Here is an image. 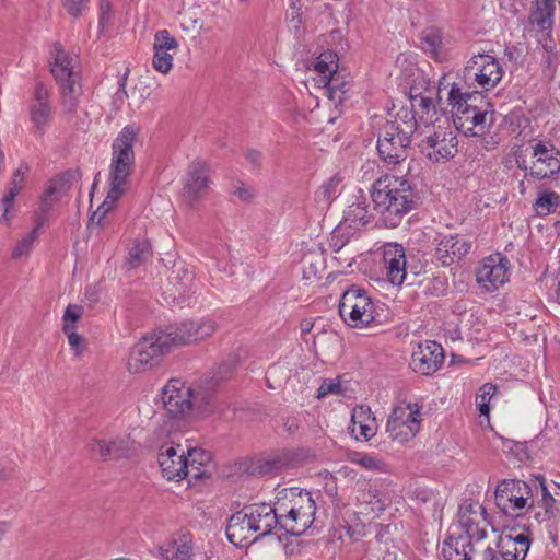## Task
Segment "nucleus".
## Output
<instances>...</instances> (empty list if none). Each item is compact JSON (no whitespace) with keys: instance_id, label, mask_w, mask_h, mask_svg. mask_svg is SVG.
Masks as SVG:
<instances>
[{"instance_id":"21","label":"nucleus","mask_w":560,"mask_h":560,"mask_svg":"<svg viewBox=\"0 0 560 560\" xmlns=\"http://www.w3.org/2000/svg\"><path fill=\"white\" fill-rule=\"evenodd\" d=\"M444 363V351L441 345L427 340L418 346L411 355L410 366L417 373L430 375Z\"/></svg>"},{"instance_id":"40","label":"nucleus","mask_w":560,"mask_h":560,"mask_svg":"<svg viewBox=\"0 0 560 560\" xmlns=\"http://www.w3.org/2000/svg\"><path fill=\"white\" fill-rule=\"evenodd\" d=\"M44 224L45 219L38 215L37 219H35V226L33 230L27 235H25L14 247L12 252L13 258H20L31 252L34 242L38 236V232L44 226Z\"/></svg>"},{"instance_id":"20","label":"nucleus","mask_w":560,"mask_h":560,"mask_svg":"<svg viewBox=\"0 0 560 560\" xmlns=\"http://www.w3.org/2000/svg\"><path fill=\"white\" fill-rule=\"evenodd\" d=\"M471 247L472 243L464 235H442L436 243L434 257L443 267H448L466 257Z\"/></svg>"},{"instance_id":"38","label":"nucleus","mask_w":560,"mask_h":560,"mask_svg":"<svg viewBox=\"0 0 560 560\" xmlns=\"http://www.w3.org/2000/svg\"><path fill=\"white\" fill-rule=\"evenodd\" d=\"M559 207L560 195L556 191H541L534 202V209L538 215H547L553 213Z\"/></svg>"},{"instance_id":"52","label":"nucleus","mask_w":560,"mask_h":560,"mask_svg":"<svg viewBox=\"0 0 560 560\" xmlns=\"http://www.w3.org/2000/svg\"><path fill=\"white\" fill-rule=\"evenodd\" d=\"M74 328L75 326L73 324H67L63 327V331L68 336L70 347L75 351V354L78 355L81 351L82 338L74 331Z\"/></svg>"},{"instance_id":"48","label":"nucleus","mask_w":560,"mask_h":560,"mask_svg":"<svg viewBox=\"0 0 560 560\" xmlns=\"http://www.w3.org/2000/svg\"><path fill=\"white\" fill-rule=\"evenodd\" d=\"M303 278L305 280L320 279L324 270L323 259L317 257L315 260L308 257L304 260Z\"/></svg>"},{"instance_id":"43","label":"nucleus","mask_w":560,"mask_h":560,"mask_svg":"<svg viewBox=\"0 0 560 560\" xmlns=\"http://www.w3.org/2000/svg\"><path fill=\"white\" fill-rule=\"evenodd\" d=\"M495 392L497 387L491 383H486L479 388V392L476 395V405L481 416L489 415V404Z\"/></svg>"},{"instance_id":"28","label":"nucleus","mask_w":560,"mask_h":560,"mask_svg":"<svg viewBox=\"0 0 560 560\" xmlns=\"http://www.w3.org/2000/svg\"><path fill=\"white\" fill-rule=\"evenodd\" d=\"M349 430L352 436L358 441H370L375 436L377 432V424L370 407L359 405L353 408Z\"/></svg>"},{"instance_id":"3","label":"nucleus","mask_w":560,"mask_h":560,"mask_svg":"<svg viewBox=\"0 0 560 560\" xmlns=\"http://www.w3.org/2000/svg\"><path fill=\"white\" fill-rule=\"evenodd\" d=\"M275 499L280 529L291 536H301L311 528L317 508L308 491L282 488L277 491Z\"/></svg>"},{"instance_id":"45","label":"nucleus","mask_w":560,"mask_h":560,"mask_svg":"<svg viewBox=\"0 0 560 560\" xmlns=\"http://www.w3.org/2000/svg\"><path fill=\"white\" fill-rule=\"evenodd\" d=\"M178 42L167 30H160L154 35L153 50H176Z\"/></svg>"},{"instance_id":"27","label":"nucleus","mask_w":560,"mask_h":560,"mask_svg":"<svg viewBox=\"0 0 560 560\" xmlns=\"http://www.w3.org/2000/svg\"><path fill=\"white\" fill-rule=\"evenodd\" d=\"M530 542L526 533H509L500 536L497 548L504 560H525Z\"/></svg>"},{"instance_id":"41","label":"nucleus","mask_w":560,"mask_h":560,"mask_svg":"<svg viewBox=\"0 0 560 560\" xmlns=\"http://www.w3.org/2000/svg\"><path fill=\"white\" fill-rule=\"evenodd\" d=\"M177 282L174 283L175 291L178 293V296H174L177 299L179 303L186 302V296H189V292L192 288L194 282V272L188 270L187 268H182L178 270Z\"/></svg>"},{"instance_id":"19","label":"nucleus","mask_w":560,"mask_h":560,"mask_svg":"<svg viewBox=\"0 0 560 560\" xmlns=\"http://www.w3.org/2000/svg\"><path fill=\"white\" fill-rule=\"evenodd\" d=\"M135 442L129 436L93 439L88 444L90 454L103 462L127 458L132 454Z\"/></svg>"},{"instance_id":"37","label":"nucleus","mask_w":560,"mask_h":560,"mask_svg":"<svg viewBox=\"0 0 560 560\" xmlns=\"http://www.w3.org/2000/svg\"><path fill=\"white\" fill-rule=\"evenodd\" d=\"M412 108L415 115H417L425 125L442 121L439 117L433 120V115L436 114V109L432 98L430 97H413Z\"/></svg>"},{"instance_id":"49","label":"nucleus","mask_w":560,"mask_h":560,"mask_svg":"<svg viewBox=\"0 0 560 560\" xmlns=\"http://www.w3.org/2000/svg\"><path fill=\"white\" fill-rule=\"evenodd\" d=\"M56 191L57 189L55 186H49L48 188L45 189L40 197V205L38 211L35 213V219H37V217L39 215L46 220V215L50 211L55 202L54 196Z\"/></svg>"},{"instance_id":"51","label":"nucleus","mask_w":560,"mask_h":560,"mask_svg":"<svg viewBox=\"0 0 560 560\" xmlns=\"http://www.w3.org/2000/svg\"><path fill=\"white\" fill-rule=\"evenodd\" d=\"M341 392V385L335 380H325L317 389V398H324L329 394H339Z\"/></svg>"},{"instance_id":"29","label":"nucleus","mask_w":560,"mask_h":560,"mask_svg":"<svg viewBox=\"0 0 560 560\" xmlns=\"http://www.w3.org/2000/svg\"><path fill=\"white\" fill-rule=\"evenodd\" d=\"M420 46L435 61L443 62L447 59L448 54L443 33L436 27H428L422 31Z\"/></svg>"},{"instance_id":"62","label":"nucleus","mask_w":560,"mask_h":560,"mask_svg":"<svg viewBox=\"0 0 560 560\" xmlns=\"http://www.w3.org/2000/svg\"><path fill=\"white\" fill-rule=\"evenodd\" d=\"M205 453L208 455V457L201 455L200 453L195 455V457H194V459H195L194 467L195 468H199L201 470L200 466H202L205 464V462L210 459V454L207 452H205Z\"/></svg>"},{"instance_id":"32","label":"nucleus","mask_w":560,"mask_h":560,"mask_svg":"<svg viewBox=\"0 0 560 560\" xmlns=\"http://www.w3.org/2000/svg\"><path fill=\"white\" fill-rule=\"evenodd\" d=\"M322 84L326 89L328 97L336 104L342 103L350 90V81L338 71L328 77Z\"/></svg>"},{"instance_id":"31","label":"nucleus","mask_w":560,"mask_h":560,"mask_svg":"<svg viewBox=\"0 0 560 560\" xmlns=\"http://www.w3.org/2000/svg\"><path fill=\"white\" fill-rule=\"evenodd\" d=\"M555 4L552 0H537L529 14V22L538 31H549L552 26Z\"/></svg>"},{"instance_id":"23","label":"nucleus","mask_w":560,"mask_h":560,"mask_svg":"<svg viewBox=\"0 0 560 560\" xmlns=\"http://www.w3.org/2000/svg\"><path fill=\"white\" fill-rule=\"evenodd\" d=\"M247 511L243 508L241 511L232 514L226 526L228 539L240 548L249 546L259 539V536H256Z\"/></svg>"},{"instance_id":"22","label":"nucleus","mask_w":560,"mask_h":560,"mask_svg":"<svg viewBox=\"0 0 560 560\" xmlns=\"http://www.w3.org/2000/svg\"><path fill=\"white\" fill-rule=\"evenodd\" d=\"M407 259L402 245L387 243L383 246V271L386 280L394 285H401L407 279Z\"/></svg>"},{"instance_id":"26","label":"nucleus","mask_w":560,"mask_h":560,"mask_svg":"<svg viewBox=\"0 0 560 560\" xmlns=\"http://www.w3.org/2000/svg\"><path fill=\"white\" fill-rule=\"evenodd\" d=\"M245 510H248V516L254 525L256 536H259V538L269 535L275 527H279L276 501L273 505L267 503L252 504L245 506Z\"/></svg>"},{"instance_id":"33","label":"nucleus","mask_w":560,"mask_h":560,"mask_svg":"<svg viewBox=\"0 0 560 560\" xmlns=\"http://www.w3.org/2000/svg\"><path fill=\"white\" fill-rule=\"evenodd\" d=\"M345 223L349 225V228L358 229L361 225H365L370 222V215L368 211V205L364 198L357 199V201L352 202L348 206L347 210L343 214Z\"/></svg>"},{"instance_id":"17","label":"nucleus","mask_w":560,"mask_h":560,"mask_svg":"<svg viewBox=\"0 0 560 560\" xmlns=\"http://www.w3.org/2000/svg\"><path fill=\"white\" fill-rule=\"evenodd\" d=\"M30 119L35 135H44L52 120L54 107L50 100V91L42 81L36 82L33 96L28 105Z\"/></svg>"},{"instance_id":"44","label":"nucleus","mask_w":560,"mask_h":560,"mask_svg":"<svg viewBox=\"0 0 560 560\" xmlns=\"http://www.w3.org/2000/svg\"><path fill=\"white\" fill-rule=\"evenodd\" d=\"M229 191L231 196L236 197L242 202H252L256 197V189L242 180L233 182Z\"/></svg>"},{"instance_id":"34","label":"nucleus","mask_w":560,"mask_h":560,"mask_svg":"<svg viewBox=\"0 0 560 560\" xmlns=\"http://www.w3.org/2000/svg\"><path fill=\"white\" fill-rule=\"evenodd\" d=\"M289 465L287 455H273L256 463L253 472L261 476H272L281 472Z\"/></svg>"},{"instance_id":"5","label":"nucleus","mask_w":560,"mask_h":560,"mask_svg":"<svg viewBox=\"0 0 560 560\" xmlns=\"http://www.w3.org/2000/svg\"><path fill=\"white\" fill-rule=\"evenodd\" d=\"M51 58L50 73L60 89L61 105L67 113H73L81 95L77 57L71 56L60 44L56 43L52 46Z\"/></svg>"},{"instance_id":"1","label":"nucleus","mask_w":560,"mask_h":560,"mask_svg":"<svg viewBox=\"0 0 560 560\" xmlns=\"http://www.w3.org/2000/svg\"><path fill=\"white\" fill-rule=\"evenodd\" d=\"M138 138V130L133 126L121 129L112 144V158L108 170L109 189L105 200L92 214L91 222L101 224L105 215L115 208L117 201L125 195L132 175L136 161L133 145Z\"/></svg>"},{"instance_id":"57","label":"nucleus","mask_w":560,"mask_h":560,"mask_svg":"<svg viewBox=\"0 0 560 560\" xmlns=\"http://www.w3.org/2000/svg\"><path fill=\"white\" fill-rule=\"evenodd\" d=\"M246 160L254 166H259L261 161V152L255 149H249L245 153Z\"/></svg>"},{"instance_id":"63","label":"nucleus","mask_w":560,"mask_h":560,"mask_svg":"<svg viewBox=\"0 0 560 560\" xmlns=\"http://www.w3.org/2000/svg\"><path fill=\"white\" fill-rule=\"evenodd\" d=\"M100 10H101V19H104V15L110 11V2L108 0H101L100 3Z\"/></svg>"},{"instance_id":"46","label":"nucleus","mask_w":560,"mask_h":560,"mask_svg":"<svg viewBox=\"0 0 560 560\" xmlns=\"http://www.w3.org/2000/svg\"><path fill=\"white\" fill-rule=\"evenodd\" d=\"M173 59L167 50H154L152 66L156 71L166 74L173 68Z\"/></svg>"},{"instance_id":"9","label":"nucleus","mask_w":560,"mask_h":560,"mask_svg":"<svg viewBox=\"0 0 560 560\" xmlns=\"http://www.w3.org/2000/svg\"><path fill=\"white\" fill-rule=\"evenodd\" d=\"M495 505L510 516H521L525 510L534 508V493L528 482L523 480H503L494 493Z\"/></svg>"},{"instance_id":"18","label":"nucleus","mask_w":560,"mask_h":560,"mask_svg":"<svg viewBox=\"0 0 560 560\" xmlns=\"http://www.w3.org/2000/svg\"><path fill=\"white\" fill-rule=\"evenodd\" d=\"M217 323L211 318H198L183 322L168 327V331L176 347H182L203 340L217 330Z\"/></svg>"},{"instance_id":"42","label":"nucleus","mask_w":560,"mask_h":560,"mask_svg":"<svg viewBox=\"0 0 560 560\" xmlns=\"http://www.w3.org/2000/svg\"><path fill=\"white\" fill-rule=\"evenodd\" d=\"M150 256V244L147 241H138L129 249L127 264L131 267H138Z\"/></svg>"},{"instance_id":"58","label":"nucleus","mask_w":560,"mask_h":560,"mask_svg":"<svg viewBox=\"0 0 560 560\" xmlns=\"http://www.w3.org/2000/svg\"><path fill=\"white\" fill-rule=\"evenodd\" d=\"M458 523L464 532L469 528V525L477 524L475 520L471 518L470 514L467 511L460 510Z\"/></svg>"},{"instance_id":"56","label":"nucleus","mask_w":560,"mask_h":560,"mask_svg":"<svg viewBox=\"0 0 560 560\" xmlns=\"http://www.w3.org/2000/svg\"><path fill=\"white\" fill-rule=\"evenodd\" d=\"M23 187H24V182H20L18 179L11 178V180H10V183L8 185V188H7L5 196H8L9 198L14 200L15 197L23 189Z\"/></svg>"},{"instance_id":"53","label":"nucleus","mask_w":560,"mask_h":560,"mask_svg":"<svg viewBox=\"0 0 560 560\" xmlns=\"http://www.w3.org/2000/svg\"><path fill=\"white\" fill-rule=\"evenodd\" d=\"M82 314V306L77 304H69L62 317L63 326L67 324H73L75 326V323L81 318Z\"/></svg>"},{"instance_id":"10","label":"nucleus","mask_w":560,"mask_h":560,"mask_svg":"<svg viewBox=\"0 0 560 560\" xmlns=\"http://www.w3.org/2000/svg\"><path fill=\"white\" fill-rule=\"evenodd\" d=\"M457 145L456 133L446 116L419 144L422 154L434 163L452 159L457 152Z\"/></svg>"},{"instance_id":"11","label":"nucleus","mask_w":560,"mask_h":560,"mask_svg":"<svg viewBox=\"0 0 560 560\" xmlns=\"http://www.w3.org/2000/svg\"><path fill=\"white\" fill-rule=\"evenodd\" d=\"M503 75L499 61L491 55H474L463 71V78L468 86L489 91L497 86Z\"/></svg>"},{"instance_id":"55","label":"nucleus","mask_w":560,"mask_h":560,"mask_svg":"<svg viewBox=\"0 0 560 560\" xmlns=\"http://www.w3.org/2000/svg\"><path fill=\"white\" fill-rule=\"evenodd\" d=\"M14 200L8 196L0 199V222L9 224L11 222L10 211L13 208Z\"/></svg>"},{"instance_id":"24","label":"nucleus","mask_w":560,"mask_h":560,"mask_svg":"<svg viewBox=\"0 0 560 560\" xmlns=\"http://www.w3.org/2000/svg\"><path fill=\"white\" fill-rule=\"evenodd\" d=\"M533 155L536 161L530 167L532 177L545 179L560 172V153L552 145L538 142L534 145Z\"/></svg>"},{"instance_id":"12","label":"nucleus","mask_w":560,"mask_h":560,"mask_svg":"<svg viewBox=\"0 0 560 560\" xmlns=\"http://www.w3.org/2000/svg\"><path fill=\"white\" fill-rule=\"evenodd\" d=\"M422 418L418 404H407L393 409L386 423L388 436L398 443L412 440L420 430Z\"/></svg>"},{"instance_id":"13","label":"nucleus","mask_w":560,"mask_h":560,"mask_svg":"<svg viewBox=\"0 0 560 560\" xmlns=\"http://www.w3.org/2000/svg\"><path fill=\"white\" fill-rule=\"evenodd\" d=\"M410 136L394 122L386 121L377 139V151L387 164L397 165L407 159Z\"/></svg>"},{"instance_id":"54","label":"nucleus","mask_w":560,"mask_h":560,"mask_svg":"<svg viewBox=\"0 0 560 560\" xmlns=\"http://www.w3.org/2000/svg\"><path fill=\"white\" fill-rule=\"evenodd\" d=\"M90 0H63V7L69 14L77 18L86 8Z\"/></svg>"},{"instance_id":"39","label":"nucleus","mask_w":560,"mask_h":560,"mask_svg":"<svg viewBox=\"0 0 560 560\" xmlns=\"http://www.w3.org/2000/svg\"><path fill=\"white\" fill-rule=\"evenodd\" d=\"M291 377V370L282 363H273L266 372V384L270 389L281 388Z\"/></svg>"},{"instance_id":"8","label":"nucleus","mask_w":560,"mask_h":560,"mask_svg":"<svg viewBox=\"0 0 560 560\" xmlns=\"http://www.w3.org/2000/svg\"><path fill=\"white\" fill-rule=\"evenodd\" d=\"M339 314L345 323L353 328L368 327L376 322L374 303L365 290L355 285L342 293Z\"/></svg>"},{"instance_id":"59","label":"nucleus","mask_w":560,"mask_h":560,"mask_svg":"<svg viewBox=\"0 0 560 560\" xmlns=\"http://www.w3.org/2000/svg\"><path fill=\"white\" fill-rule=\"evenodd\" d=\"M482 560H504L501 553H499V549L495 550L491 547L485 549L482 555Z\"/></svg>"},{"instance_id":"60","label":"nucleus","mask_w":560,"mask_h":560,"mask_svg":"<svg viewBox=\"0 0 560 560\" xmlns=\"http://www.w3.org/2000/svg\"><path fill=\"white\" fill-rule=\"evenodd\" d=\"M28 170L30 167L27 164H20V166L14 171L12 178L18 179L20 182H25V175L28 172Z\"/></svg>"},{"instance_id":"30","label":"nucleus","mask_w":560,"mask_h":560,"mask_svg":"<svg viewBox=\"0 0 560 560\" xmlns=\"http://www.w3.org/2000/svg\"><path fill=\"white\" fill-rule=\"evenodd\" d=\"M164 560H190L194 556L192 540L187 535L173 539L161 547Z\"/></svg>"},{"instance_id":"4","label":"nucleus","mask_w":560,"mask_h":560,"mask_svg":"<svg viewBox=\"0 0 560 560\" xmlns=\"http://www.w3.org/2000/svg\"><path fill=\"white\" fill-rule=\"evenodd\" d=\"M478 98L476 93L463 92L456 83L452 84L447 93L454 127L466 136L481 137L494 121L493 112L479 108L476 105L475 102Z\"/></svg>"},{"instance_id":"14","label":"nucleus","mask_w":560,"mask_h":560,"mask_svg":"<svg viewBox=\"0 0 560 560\" xmlns=\"http://www.w3.org/2000/svg\"><path fill=\"white\" fill-rule=\"evenodd\" d=\"M535 482V487H539L541 491V499L538 502V506L544 511L536 513L535 518L540 524H545L549 539L557 545L560 533V485L556 483L558 490L551 493L547 488L544 476H536Z\"/></svg>"},{"instance_id":"36","label":"nucleus","mask_w":560,"mask_h":560,"mask_svg":"<svg viewBox=\"0 0 560 560\" xmlns=\"http://www.w3.org/2000/svg\"><path fill=\"white\" fill-rule=\"evenodd\" d=\"M337 55L329 50L324 51L318 56L314 66V69L318 74V78L316 79L318 84L323 83L328 77L337 71Z\"/></svg>"},{"instance_id":"50","label":"nucleus","mask_w":560,"mask_h":560,"mask_svg":"<svg viewBox=\"0 0 560 560\" xmlns=\"http://www.w3.org/2000/svg\"><path fill=\"white\" fill-rule=\"evenodd\" d=\"M486 528L480 527L479 524L477 523L469 525V528L465 530V536H463V538L466 539V541L469 542L470 546H474V542L482 540L486 537ZM459 537H462V535Z\"/></svg>"},{"instance_id":"16","label":"nucleus","mask_w":560,"mask_h":560,"mask_svg":"<svg viewBox=\"0 0 560 560\" xmlns=\"http://www.w3.org/2000/svg\"><path fill=\"white\" fill-rule=\"evenodd\" d=\"M161 399L170 417L182 419L192 407V389L178 378H172L162 389Z\"/></svg>"},{"instance_id":"25","label":"nucleus","mask_w":560,"mask_h":560,"mask_svg":"<svg viewBox=\"0 0 560 560\" xmlns=\"http://www.w3.org/2000/svg\"><path fill=\"white\" fill-rule=\"evenodd\" d=\"M209 165L200 160L194 161L187 171L184 195L190 203L203 198L209 190Z\"/></svg>"},{"instance_id":"15","label":"nucleus","mask_w":560,"mask_h":560,"mask_svg":"<svg viewBox=\"0 0 560 560\" xmlns=\"http://www.w3.org/2000/svg\"><path fill=\"white\" fill-rule=\"evenodd\" d=\"M510 260L501 254L483 258L476 269V281L485 291L498 290L509 280Z\"/></svg>"},{"instance_id":"61","label":"nucleus","mask_w":560,"mask_h":560,"mask_svg":"<svg viewBox=\"0 0 560 560\" xmlns=\"http://www.w3.org/2000/svg\"><path fill=\"white\" fill-rule=\"evenodd\" d=\"M127 97H128V94L126 92V77H125L119 81V90L115 94V101L124 102Z\"/></svg>"},{"instance_id":"7","label":"nucleus","mask_w":560,"mask_h":560,"mask_svg":"<svg viewBox=\"0 0 560 560\" xmlns=\"http://www.w3.org/2000/svg\"><path fill=\"white\" fill-rule=\"evenodd\" d=\"M208 457L205 451L199 448L183 450L180 445L174 443L163 444L159 453V465L163 476L167 480H180L186 477L198 479L205 475V470L194 467V457L196 454Z\"/></svg>"},{"instance_id":"47","label":"nucleus","mask_w":560,"mask_h":560,"mask_svg":"<svg viewBox=\"0 0 560 560\" xmlns=\"http://www.w3.org/2000/svg\"><path fill=\"white\" fill-rule=\"evenodd\" d=\"M351 462L371 471L381 472L384 470V464L378 458L368 454L355 453L351 457Z\"/></svg>"},{"instance_id":"6","label":"nucleus","mask_w":560,"mask_h":560,"mask_svg":"<svg viewBox=\"0 0 560 560\" xmlns=\"http://www.w3.org/2000/svg\"><path fill=\"white\" fill-rule=\"evenodd\" d=\"M174 347L176 346L168 328L148 334L132 348L127 368L132 373H142L150 370Z\"/></svg>"},{"instance_id":"64","label":"nucleus","mask_w":560,"mask_h":560,"mask_svg":"<svg viewBox=\"0 0 560 560\" xmlns=\"http://www.w3.org/2000/svg\"><path fill=\"white\" fill-rule=\"evenodd\" d=\"M284 427L289 432H294L298 429V424L295 422V419H287L284 422Z\"/></svg>"},{"instance_id":"35","label":"nucleus","mask_w":560,"mask_h":560,"mask_svg":"<svg viewBox=\"0 0 560 560\" xmlns=\"http://www.w3.org/2000/svg\"><path fill=\"white\" fill-rule=\"evenodd\" d=\"M445 545H450L448 549H443L444 557L447 560H471L475 552L474 546H470L463 537H457L454 542L451 538V542L446 540Z\"/></svg>"},{"instance_id":"2","label":"nucleus","mask_w":560,"mask_h":560,"mask_svg":"<svg viewBox=\"0 0 560 560\" xmlns=\"http://www.w3.org/2000/svg\"><path fill=\"white\" fill-rule=\"evenodd\" d=\"M373 209L386 228H397L404 217L413 210L419 196L408 178L386 174L377 178L371 190Z\"/></svg>"}]
</instances>
